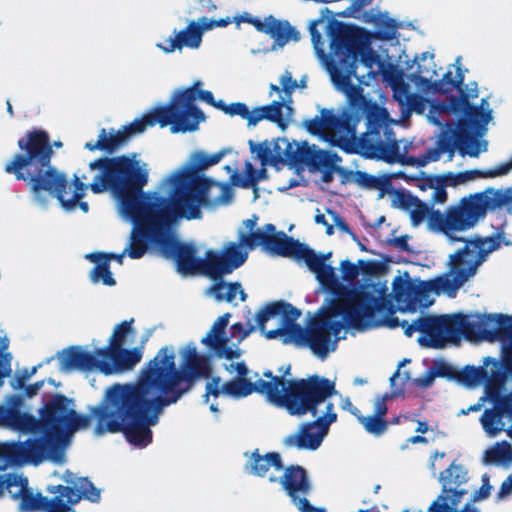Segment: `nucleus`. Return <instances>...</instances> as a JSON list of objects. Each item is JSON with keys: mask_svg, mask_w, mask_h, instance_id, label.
<instances>
[{"mask_svg": "<svg viewBox=\"0 0 512 512\" xmlns=\"http://www.w3.org/2000/svg\"><path fill=\"white\" fill-rule=\"evenodd\" d=\"M175 357L173 348L164 346L142 368L134 383L110 386L105 392V406L91 409L98 419L95 432L123 433L132 445H149L151 426L158 423L163 409L176 404L198 380L212 374L209 358L198 354L194 346L186 349L179 368Z\"/></svg>", "mask_w": 512, "mask_h": 512, "instance_id": "1", "label": "nucleus"}, {"mask_svg": "<svg viewBox=\"0 0 512 512\" xmlns=\"http://www.w3.org/2000/svg\"><path fill=\"white\" fill-rule=\"evenodd\" d=\"M167 180L173 185L171 198L150 192L151 247L173 261L183 276L205 275L216 280L243 265L248 254L234 242L222 254L208 250L201 258L194 243L179 240L173 231L179 219H200L201 207L229 204L234 197L231 185L206 178L194 169L176 171Z\"/></svg>", "mask_w": 512, "mask_h": 512, "instance_id": "2", "label": "nucleus"}, {"mask_svg": "<svg viewBox=\"0 0 512 512\" xmlns=\"http://www.w3.org/2000/svg\"><path fill=\"white\" fill-rule=\"evenodd\" d=\"M91 171H97L90 190L94 194L109 191L117 199L123 214L131 220L133 228L129 242L120 254L104 253L103 259H114L120 265L128 255L131 259H140L151 246L150 242V192L143 189L148 183L149 170L146 163L132 157H100L89 164Z\"/></svg>", "mask_w": 512, "mask_h": 512, "instance_id": "3", "label": "nucleus"}, {"mask_svg": "<svg viewBox=\"0 0 512 512\" xmlns=\"http://www.w3.org/2000/svg\"><path fill=\"white\" fill-rule=\"evenodd\" d=\"M61 141H50L47 131L33 129L18 139L19 152L6 162L4 171L14 175L18 181H24L33 199L45 205L48 198H56L64 207H73L85 195L90 183L85 184V175L73 176V192L70 194L68 179L51 164L54 154L53 147H62Z\"/></svg>", "mask_w": 512, "mask_h": 512, "instance_id": "4", "label": "nucleus"}, {"mask_svg": "<svg viewBox=\"0 0 512 512\" xmlns=\"http://www.w3.org/2000/svg\"><path fill=\"white\" fill-rule=\"evenodd\" d=\"M356 70L357 66L338 68L331 75L336 87L346 95L348 106L339 114H335L333 109L322 108L319 116L303 122L308 133L339 148H344L357 138L359 110L371 101L364 96L363 89L351 81L352 77H357Z\"/></svg>", "mask_w": 512, "mask_h": 512, "instance_id": "5", "label": "nucleus"}, {"mask_svg": "<svg viewBox=\"0 0 512 512\" xmlns=\"http://www.w3.org/2000/svg\"><path fill=\"white\" fill-rule=\"evenodd\" d=\"M510 200L511 197L503 190L489 187L462 197L456 204L447 207L444 213L433 210L428 217V227L432 231L443 233L451 241H461L465 245L468 242L485 241V247H488L490 240L495 239L499 248V236L467 239L457 237L456 234L474 228L489 211L504 207Z\"/></svg>", "mask_w": 512, "mask_h": 512, "instance_id": "6", "label": "nucleus"}, {"mask_svg": "<svg viewBox=\"0 0 512 512\" xmlns=\"http://www.w3.org/2000/svg\"><path fill=\"white\" fill-rule=\"evenodd\" d=\"M32 419L30 432H43L44 435L37 438L49 451L50 460L58 464L64 461L70 437L76 431L88 428L91 423V416L78 414L74 409V400L60 393L52 395L39 410V418L32 415Z\"/></svg>", "mask_w": 512, "mask_h": 512, "instance_id": "7", "label": "nucleus"}, {"mask_svg": "<svg viewBox=\"0 0 512 512\" xmlns=\"http://www.w3.org/2000/svg\"><path fill=\"white\" fill-rule=\"evenodd\" d=\"M498 249V242L490 240V245L485 247V241L468 242L461 249L449 257L450 273L448 276H440L434 280L419 281L415 283L413 293V312L418 307H428L432 304L429 300L430 293L455 292L470 277L474 276L477 268L483 263L488 253Z\"/></svg>", "mask_w": 512, "mask_h": 512, "instance_id": "8", "label": "nucleus"}, {"mask_svg": "<svg viewBox=\"0 0 512 512\" xmlns=\"http://www.w3.org/2000/svg\"><path fill=\"white\" fill-rule=\"evenodd\" d=\"M405 335L411 337L414 332L421 336L418 343L426 348L442 349L447 344H459L461 337L466 340H483L482 334L488 326L487 315L481 321L471 322L462 313L425 315L411 323L405 322Z\"/></svg>", "mask_w": 512, "mask_h": 512, "instance_id": "9", "label": "nucleus"}, {"mask_svg": "<svg viewBox=\"0 0 512 512\" xmlns=\"http://www.w3.org/2000/svg\"><path fill=\"white\" fill-rule=\"evenodd\" d=\"M376 311L336 305L322 308L321 312L307 325L306 347H309L320 359L326 358L329 351L335 349L336 341L330 349L332 335L337 336L344 328V323L350 327L359 328L365 321H372Z\"/></svg>", "mask_w": 512, "mask_h": 512, "instance_id": "10", "label": "nucleus"}, {"mask_svg": "<svg viewBox=\"0 0 512 512\" xmlns=\"http://www.w3.org/2000/svg\"><path fill=\"white\" fill-rule=\"evenodd\" d=\"M280 381V378H275L274 382H265L262 379L251 382L247 377H235L222 385V394L240 399L252 393H259L265 395L276 406L285 408L288 413L305 411L310 399L309 383L292 382L289 393L281 395L278 391Z\"/></svg>", "mask_w": 512, "mask_h": 512, "instance_id": "11", "label": "nucleus"}, {"mask_svg": "<svg viewBox=\"0 0 512 512\" xmlns=\"http://www.w3.org/2000/svg\"><path fill=\"white\" fill-rule=\"evenodd\" d=\"M301 261L316 274L317 280L325 290L333 295L329 305L339 307L378 310L379 299L371 292L349 288L339 281L331 265L323 263V259L316 258V252L308 248Z\"/></svg>", "mask_w": 512, "mask_h": 512, "instance_id": "12", "label": "nucleus"}, {"mask_svg": "<svg viewBox=\"0 0 512 512\" xmlns=\"http://www.w3.org/2000/svg\"><path fill=\"white\" fill-rule=\"evenodd\" d=\"M201 85L202 82L197 80L190 87L176 90L168 103L176 121L174 129L181 133L196 131L199 123L205 120L203 111L195 104L197 99L209 105L214 104L213 93L201 90Z\"/></svg>", "mask_w": 512, "mask_h": 512, "instance_id": "13", "label": "nucleus"}, {"mask_svg": "<svg viewBox=\"0 0 512 512\" xmlns=\"http://www.w3.org/2000/svg\"><path fill=\"white\" fill-rule=\"evenodd\" d=\"M240 241L250 250L262 246L264 250L271 254L293 258L298 261H301L309 248L299 240L287 236L285 232H277L275 225L271 223L265 224L263 230L258 229L242 235Z\"/></svg>", "mask_w": 512, "mask_h": 512, "instance_id": "14", "label": "nucleus"}, {"mask_svg": "<svg viewBox=\"0 0 512 512\" xmlns=\"http://www.w3.org/2000/svg\"><path fill=\"white\" fill-rule=\"evenodd\" d=\"M449 104L452 112L462 114L455 129V139L459 145H469L474 140L473 133L485 129L492 119L488 99L482 98L480 105L475 106L467 102V97L451 96Z\"/></svg>", "mask_w": 512, "mask_h": 512, "instance_id": "15", "label": "nucleus"}, {"mask_svg": "<svg viewBox=\"0 0 512 512\" xmlns=\"http://www.w3.org/2000/svg\"><path fill=\"white\" fill-rule=\"evenodd\" d=\"M365 31L353 24L335 21L329 25L330 49L339 58V68L357 66Z\"/></svg>", "mask_w": 512, "mask_h": 512, "instance_id": "16", "label": "nucleus"}, {"mask_svg": "<svg viewBox=\"0 0 512 512\" xmlns=\"http://www.w3.org/2000/svg\"><path fill=\"white\" fill-rule=\"evenodd\" d=\"M45 460H50V453L37 437L28 438L24 442H0V471L24 464L39 465Z\"/></svg>", "mask_w": 512, "mask_h": 512, "instance_id": "17", "label": "nucleus"}, {"mask_svg": "<svg viewBox=\"0 0 512 512\" xmlns=\"http://www.w3.org/2000/svg\"><path fill=\"white\" fill-rule=\"evenodd\" d=\"M333 410L334 404L328 402L323 416L316 414L315 420L301 424L296 433L284 438L283 445L298 450H316L327 435L329 426L337 420V414Z\"/></svg>", "mask_w": 512, "mask_h": 512, "instance_id": "18", "label": "nucleus"}, {"mask_svg": "<svg viewBox=\"0 0 512 512\" xmlns=\"http://www.w3.org/2000/svg\"><path fill=\"white\" fill-rule=\"evenodd\" d=\"M263 376L270 379L268 382H274L275 378H280L281 384L279 385L278 391L281 395H286L289 393L292 382L306 381V383H309L308 385L311 392L310 399L308 400L307 404V409L301 413H289L290 415L294 416H303L308 413L312 416H315L316 413H318V405L325 402L329 397L336 393L334 382L316 374L311 375L305 379L302 378L289 381H286L283 376H274L270 370L265 371Z\"/></svg>", "mask_w": 512, "mask_h": 512, "instance_id": "19", "label": "nucleus"}, {"mask_svg": "<svg viewBox=\"0 0 512 512\" xmlns=\"http://www.w3.org/2000/svg\"><path fill=\"white\" fill-rule=\"evenodd\" d=\"M488 326L482 334V339L494 342L500 338L507 339L503 348L502 364L505 370L512 374V315L488 314Z\"/></svg>", "mask_w": 512, "mask_h": 512, "instance_id": "20", "label": "nucleus"}, {"mask_svg": "<svg viewBox=\"0 0 512 512\" xmlns=\"http://www.w3.org/2000/svg\"><path fill=\"white\" fill-rule=\"evenodd\" d=\"M363 116L366 119V131L361 135V145L379 136L393 135V129L389 124V113L384 107L371 100L359 110V122Z\"/></svg>", "mask_w": 512, "mask_h": 512, "instance_id": "21", "label": "nucleus"}, {"mask_svg": "<svg viewBox=\"0 0 512 512\" xmlns=\"http://www.w3.org/2000/svg\"><path fill=\"white\" fill-rule=\"evenodd\" d=\"M269 481L272 483L279 481L293 503L309 495L312 489L307 471L300 465L288 466L279 479L275 476H270Z\"/></svg>", "mask_w": 512, "mask_h": 512, "instance_id": "22", "label": "nucleus"}, {"mask_svg": "<svg viewBox=\"0 0 512 512\" xmlns=\"http://www.w3.org/2000/svg\"><path fill=\"white\" fill-rule=\"evenodd\" d=\"M7 405H0V427L19 432H30L29 425L34 421L32 414L22 412V398L12 394L7 397Z\"/></svg>", "mask_w": 512, "mask_h": 512, "instance_id": "23", "label": "nucleus"}, {"mask_svg": "<svg viewBox=\"0 0 512 512\" xmlns=\"http://www.w3.org/2000/svg\"><path fill=\"white\" fill-rule=\"evenodd\" d=\"M156 123L161 127L170 125L172 133L180 132V130L174 129L176 121L168 104L156 108L153 113L146 114L140 119H135L132 123L123 126L121 130L129 141L133 135L143 133L148 126H154Z\"/></svg>", "mask_w": 512, "mask_h": 512, "instance_id": "24", "label": "nucleus"}, {"mask_svg": "<svg viewBox=\"0 0 512 512\" xmlns=\"http://www.w3.org/2000/svg\"><path fill=\"white\" fill-rule=\"evenodd\" d=\"M62 364L66 368L77 369L80 371L99 369L105 374L112 373L110 363L104 360H99L95 355L83 350L80 346L69 347L62 358Z\"/></svg>", "mask_w": 512, "mask_h": 512, "instance_id": "25", "label": "nucleus"}, {"mask_svg": "<svg viewBox=\"0 0 512 512\" xmlns=\"http://www.w3.org/2000/svg\"><path fill=\"white\" fill-rule=\"evenodd\" d=\"M203 32L204 29L199 21H191L185 29L179 32L174 31L175 37L166 40L167 46L157 44V47L165 53H172L176 49L181 50L183 47L196 49L202 42Z\"/></svg>", "mask_w": 512, "mask_h": 512, "instance_id": "26", "label": "nucleus"}, {"mask_svg": "<svg viewBox=\"0 0 512 512\" xmlns=\"http://www.w3.org/2000/svg\"><path fill=\"white\" fill-rule=\"evenodd\" d=\"M393 203L410 215L412 226H419L426 218L428 219L433 209L418 197L401 189L395 191Z\"/></svg>", "mask_w": 512, "mask_h": 512, "instance_id": "27", "label": "nucleus"}, {"mask_svg": "<svg viewBox=\"0 0 512 512\" xmlns=\"http://www.w3.org/2000/svg\"><path fill=\"white\" fill-rule=\"evenodd\" d=\"M96 354L109 359L112 362L110 364L111 367H115L119 371L132 369L142 359V350L140 348L98 349Z\"/></svg>", "mask_w": 512, "mask_h": 512, "instance_id": "28", "label": "nucleus"}, {"mask_svg": "<svg viewBox=\"0 0 512 512\" xmlns=\"http://www.w3.org/2000/svg\"><path fill=\"white\" fill-rule=\"evenodd\" d=\"M128 143L126 136L121 129H110L109 132L102 128L99 132L96 142H87L84 147L89 151L100 150L106 154L112 155L116 153L121 147Z\"/></svg>", "mask_w": 512, "mask_h": 512, "instance_id": "29", "label": "nucleus"}, {"mask_svg": "<svg viewBox=\"0 0 512 512\" xmlns=\"http://www.w3.org/2000/svg\"><path fill=\"white\" fill-rule=\"evenodd\" d=\"M373 153H378L387 163H397L401 154L398 141L393 135H383L361 145Z\"/></svg>", "mask_w": 512, "mask_h": 512, "instance_id": "30", "label": "nucleus"}, {"mask_svg": "<svg viewBox=\"0 0 512 512\" xmlns=\"http://www.w3.org/2000/svg\"><path fill=\"white\" fill-rule=\"evenodd\" d=\"M283 102L275 100L272 103L264 106H259L251 110V118L249 126H256L262 120H268L277 124L281 129L288 126V121L283 116Z\"/></svg>", "mask_w": 512, "mask_h": 512, "instance_id": "31", "label": "nucleus"}, {"mask_svg": "<svg viewBox=\"0 0 512 512\" xmlns=\"http://www.w3.org/2000/svg\"><path fill=\"white\" fill-rule=\"evenodd\" d=\"M249 473L257 477H265L270 467H274L276 471L284 468L281 456L277 452H268L261 455L256 449L252 452L249 460Z\"/></svg>", "mask_w": 512, "mask_h": 512, "instance_id": "32", "label": "nucleus"}, {"mask_svg": "<svg viewBox=\"0 0 512 512\" xmlns=\"http://www.w3.org/2000/svg\"><path fill=\"white\" fill-rule=\"evenodd\" d=\"M103 257V252H94L86 255L88 260L95 263V266L89 273V278L94 284L101 282L105 286H115L116 280L110 270V264Z\"/></svg>", "mask_w": 512, "mask_h": 512, "instance_id": "33", "label": "nucleus"}, {"mask_svg": "<svg viewBox=\"0 0 512 512\" xmlns=\"http://www.w3.org/2000/svg\"><path fill=\"white\" fill-rule=\"evenodd\" d=\"M415 283L410 279L396 276L392 282V295L400 309L413 312V293Z\"/></svg>", "mask_w": 512, "mask_h": 512, "instance_id": "34", "label": "nucleus"}, {"mask_svg": "<svg viewBox=\"0 0 512 512\" xmlns=\"http://www.w3.org/2000/svg\"><path fill=\"white\" fill-rule=\"evenodd\" d=\"M265 336L268 339H275L278 336H282V342L284 344L294 343L296 346L305 347L307 327L303 328L297 323L288 326H280L276 329L267 331Z\"/></svg>", "mask_w": 512, "mask_h": 512, "instance_id": "35", "label": "nucleus"}, {"mask_svg": "<svg viewBox=\"0 0 512 512\" xmlns=\"http://www.w3.org/2000/svg\"><path fill=\"white\" fill-rule=\"evenodd\" d=\"M267 34L274 39L279 47L285 46L290 40L298 41L300 33L289 24L288 21H281L270 16V25Z\"/></svg>", "mask_w": 512, "mask_h": 512, "instance_id": "36", "label": "nucleus"}, {"mask_svg": "<svg viewBox=\"0 0 512 512\" xmlns=\"http://www.w3.org/2000/svg\"><path fill=\"white\" fill-rule=\"evenodd\" d=\"M250 151L256 155L262 166H272L279 169L280 166L285 165V157L280 156L279 153L272 152V143L264 140L260 143H255L253 140L248 142Z\"/></svg>", "mask_w": 512, "mask_h": 512, "instance_id": "37", "label": "nucleus"}, {"mask_svg": "<svg viewBox=\"0 0 512 512\" xmlns=\"http://www.w3.org/2000/svg\"><path fill=\"white\" fill-rule=\"evenodd\" d=\"M213 281L214 284L209 288V291L218 302L226 301L231 303L236 298L237 294L240 295L242 302L246 300L247 294L244 292L239 282L225 283L223 276Z\"/></svg>", "mask_w": 512, "mask_h": 512, "instance_id": "38", "label": "nucleus"}, {"mask_svg": "<svg viewBox=\"0 0 512 512\" xmlns=\"http://www.w3.org/2000/svg\"><path fill=\"white\" fill-rule=\"evenodd\" d=\"M312 149L313 145L309 146L307 142L287 143L284 149L285 164L289 162L294 166H306Z\"/></svg>", "mask_w": 512, "mask_h": 512, "instance_id": "39", "label": "nucleus"}, {"mask_svg": "<svg viewBox=\"0 0 512 512\" xmlns=\"http://www.w3.org/2000/svg\"><path fill=\"white\" fill-rule=\"evenodd\" d=\"M230 317V313H225L218 317L217 320L213 323L207 335L202 338L201 343L206 346H210L215 343L221 344L220 342H223L224 339L228 338L226 336V327L229 324Z\"/></svg>", "mask_w": 512, "mask_h": 512, "instance_id": "40", "label": "nucleus"}, {"mask_svg": "<svg viewBox=\"0 0 512 512\" xmlns=\"http://www.w3.org/2000/svg\"><path fill=\"white\" fill-rule=\"evenodd\" d=\"M504 415L502 414L499 406L497 405L493 409H486L481 416V423L484 430L490 436H496L503 428L504 423L502 421Z\"/></svg>", "mask_w": 512, "mask_h": 512, "instance_id": "41", "label": "nucleus"}, {"mask_svg": "<svg viewBox=\"0 0 512 512\" xmlns=\"http://www.w3.org/2000/svg\"><path fill=\"white\" fill-rule=\"evenodd\" d=\"M489 379V373L484 367L465 366L457 373V381L467 385L475 386Z\"/></svg>", "mask_w": 512, "mask_h": 512, "instance_id": "42", "label": "nucleus"}, {"mask_svg": "<svg viewBox=\"0 0 512 512\" xmlns=\"http://www.w3.org/2000/svg\"><path fill=\"white\" fill-rule=\"evenodd\" d=\"M340 160L336 153L324 151L313 145L310 157L307 162V167L310 171H320L323 167L331 165L332 162Z\"/></svg>", "mask_w": 512, "mask_h": 512, "instance_id": "43", "label": "nucleus"}, {"mask_svg": "<svg viewBox=\"0 0 512 512\" xmlns=\"http://www.w3.org/2000/svg\"><path fill=\"white\" fill-rule=\"evenodd\" d=\"M10 340L3 330L0 329V388L4 381L11 375L12 354L8 351Z\"/></svg>", "mask_w": 512, "mask_h": 512, "instance_id": "44", "label": "nucleus"}, {"mask_svg": "<svg viewBox=\"0 0 512 512\" xmlns=\"http://www.w3.org/2000/svg\"><path fill=\"white\" fill-rule=\"evenodd\" d=\"M365 429V431L375 437L382 436L388 429L390 422L385 418L374 415L364 416L361 414L357 420Z\"/></svg>", "mask_w": 512, "mask_h": 512, "instance_id": "45", "label": "nucleus"}, {"mask_svg": "<svg viewBox=\"0 0 512 512\" xmlns=\"http://www.w3.org/2000/svg\"><path fill=\"white\" fill-rule=\"evenodd\" d=\"M274 309L276 316H281V326L295 324L301 315V311L298 308L285 301H276Z\"/></svg>", "mask_w": 512, "mask_h": 512, "instance_id": "46", "label": "nucleus"}, {"mask_svg": "<svg viewBox=\"0 0 512 512\" xmlns=\"http://www.w3.org/2000/svg\"><path fill=\"white\" fill-rule=\"evenodd\" d=\"M133 322L134 319H131L130 321H122L121 323L117 324L109 339V345L103 349H117L123 347L126 336L132 330Z\"/></svg>", "mask_w": 512, "mask_h": 512, "instance_id": "47", "label": "nucleus"}, {"mask_svg": "<svg viewBox=\"0 0 512 512\" xmlns=\"http://www.w3.org/2000/svg\"><path fill=\"white\" fill-rule=\"evenodd\" d=\"M375 24L379 28L377 36L382 40H392L396 36L397 23L394 19L387 17L386 15L379 14L375 18Z\"/></svg>", "mask_w": 512, "mask_h": 512, "instance_id": "48", "label": "nucleus"}, {"mask_svg": "<svg viewBox=\"0 0 512 512\" xmlns=\"http://www.w3.org/2000/svg\"><path fill=\"white\" fill-rule=\"evenodd\" d=\"M355 182L361 187L367 189H380L384 190V186L389 183L388 180L384 181L380 178L370 175L364 171H357L355 174Z\"/></svg>", "mask_w": 512, "mask_h": 512, "instance_id": "49", "label": "nucleus"}, {"mask_svg": "<svg viewBox=\"0 0 512 512\" xmlns=\"http://www.w3.org/2000/svg\"><path fill=\"white\" fill-rule=\"evenodd\" d=\"M215 343L208 346L212 349L218 358H224L226 360L237 359L242 355V351L239 348L232 349L228 347L229 338L224 339L223 342Z\"/></svg>", "mask_w": 512, "mask_h": 512, "instance_id": "50", "label": "nucleus"}, {"mask_svg": "<svg viewBox=\"0 0 512 512\" xmlns=\"http://www.w3.org/2000/svg\"><path fill=\"white\" fill-rule=\"evenodd\" d=\"M466 493L465 490H456V489H446L443 488L442 493L439 496L445 497V502L447 505H451L455 508V512L457 511L458 504L461 501L462 496ZM459 512H478L475 508H470L467 504L464 509Z\"/></svg>", "mask_w": 512, "mask_h": 512, "instance_id": "51", "label": "nucleus"}, {"mask_svg": "<svg viewBox=\"0 0 512 512\" xmlns=\"http://www.w3.org/2000/svg\"><path fill=\"white\" fill-rule=\"evenodd\" d=\"M500 176L498 167L487 170H466L458 173V177L462 178L463 182L474 180L476 178H494Z\"/></svg>", "mask_w": 512, "mask_h": 512, "instance_id": "52", "label": "nucleus"}, {"mask_svg": "<svg viewBox=\"0 0 512 512\" xmlns=\"http://www.w3.org/2000/svg\"><path fill=\"white\" fill-rule=\"evenodd\" d=\"M432 89L435 93L439 94H447L456 89L455 79L452 77V72L447 71L441 79L434 81L432 83Z\"/></svg>", "mask_w": 512, "mask_h": 512, "instance_id": "53", "label": "nucleus"}, {"mask_svg": "<svg viewBox=\"0 0 512 512\" xmlns=\"http://www.w3.org/2000/svg\"><path fill=\"white\" fill-rule=\"evenodd\" d=\"M224 154L225 153L223 151L216 152L213 154H205L203 152H199L196 154L195 157L196 165L199 169H206L212 165L219 163Z\"/></svg>", "mask_w": 512, "mask_h": 512, "instance_id": "54", "label": "nucleus"}, {"mask_svg": "<svg viewBox=\"0 0 512 512\" xmlns=\"http://www.w3.org/2000/svg\"><path fill=\"white\" fill-rule=\"evenodd\" d=\"M227 115L229 116H240L243 120L247 121V125L249 126V120L251 118V110L245 103L242 102H234L230 103L227 106Z\"/></svg>", "mask_w": 512, "mask_h": 512, "instance_id": "55", "label": "nucleus"}, {"mask_svg": "<svg viewBox=\"0 0 512 512\" xmlns=\"http://www.w3.org/2000/svg\"><path fill=\"white\" fill-rule=\"evenodd\" d=\"M275 302L266 304L257 314H256V322L257 327L264 332L265 324L270 319L276 316L275 311Z\"/></svg>", "mask_w": 512, "mask_h": 512, "instance_id": "56", "label": "nucleus"}, {"mask_svg": "<svg viewBox=\"0 0 512 512\" xmlns=\"http://www.w3.org/2000/svg\"><path fill=\"white\" fill-rule=\"evenodd\" d=\"M19 483V474L7 473L0 475V498L5 494V491L11 496L13 488Z\"/></svg>", "mask_w": 512, "mask_h": 512, "instance_id": "57", "label": "nucleus"}, {"mask_svg": "<svg viewBox=\"0 0 512 512\" xmlns=\"http://www.w3.org/2000/svg\"><path fill=\"white\" fill-rule=\"evenodd\" d=\"M359 57L362 64L369 69H372L375 64H380L379 55L373 49L366 47L365 44L360 50Z\"/></svg>", "mask_w": 512, "mask_h": 512, "instance_id": "58", "label": "nucleus"}, {"mask_svg": "<svg viewBox=\"0 0 512 512\" xmlns=\"http://www.w3.org/2000/svg\"><path fill=\"white\" fill-rule=\"evenodd\" d=\"M340 267L342 272V278L347 282L354 281L360 273L359 265L354 264L349 260H343L340 264Z\"/></svg>", "mask_w": 512, "mask_h": 512, "instance_id": "59", "label": "nucleus"}, {"mask_svg": "<svg viewBox=\"0 0 512 512\" xmlns=\"http://www.w3.org/2000/svg\"><path fill=\"white\" fill-rule=\"evenodd\" d=\"M255 326L252 324H248V327H245L241 322L234 323L231 326V337L237 338V342L240 343L246 337L250 335L255 330Z\"/></svg>", "mask_w": 512, "mask_h": 512, "instance_id": "60", "label": "nucleus"}, {"mask_svg": "<svg viewBox=\"0 0 512 512\" xmlns=\"http://www.w3.org/2000/svg\"><path fill=\"white\" fill-rule=\"evenodd\" d=\"M486 455L492 461L504 459L512 460V447L505 443L503 447L487 451Z\"/></svg>", "mask_w": 512, "mask_h": 512, "instance_id": "61", "label": "nucleus"}, {"mask_svg": "<svg viewBox=\"0 0 512 512\" xmlns=\"http://www.w3.org/2000/svg\"><path fill=\"white\" fill-rule=\"evenodd\" d=\"M436 377H443L457 380L458 371L446 362H439L433 367Z\"/></svg>", "mask_w": 512, "mask_h": 512, "instance_id": "62", "label": "nucleus"}, {"mask_svg": "<svg viewBox=\"0 0 512 512\" xmlns=\"http://www.w3.org/2000/svg\"><path fill=\"white\" fill-rule=\"evenodd\" d=\"M455 145H457L460 151L463 153V147L465 145H459L455 139V130L453 131L452 136H443L438 142V149L440 152H454Z\"/></svg>", "mask_w": 512, "mask_h": 512, "instance_id": "63", "label": "nucleus"}, {"mask_svg": "<svg viewBox=\"0 0 512 512\" xmlns=\"http://www.w3.org/2000/svg\"><path fill=\"white\" fill-rule=\"evenodd\" d=\"M403 512H408V510H404ZM428 512H455V508L451 505H447L445 497L438 496L429 506Z\"/></svg>", "mask_w": 512, "mask_h": 512, "instance_id": "64", "label": "nucleus"}]
</instances>
